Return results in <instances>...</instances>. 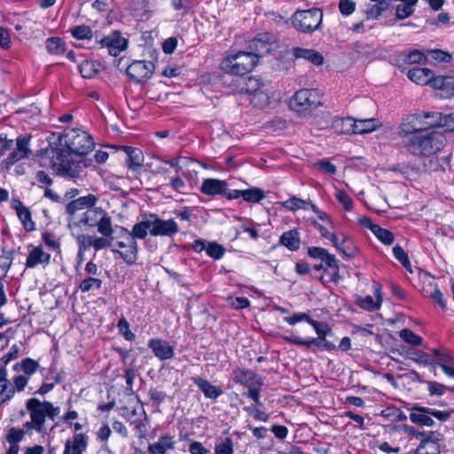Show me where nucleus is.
Listing matches in <instances>:
<instances>
[{
	"instance_id": "47",
	"label": "nucleus",
	"mask_w": 454,
	"mask_h": 454,
	"mask_svg": "<svg viewBox=\"0 0 454 454\" xmlns=\"http://www.w3.org/2000/svg\"><path fill=\"white\" fill-rule=\"evenodd\" d=\"M312 224L314 225L315 228H317L318 230V231L320 232V235L321 237L333 242V241H336V238L338 235H336L333 230L334 228H331L327 223H318L317 221L314 220L312 222Z\"/></svg>"
},
{
	"instance_id": "35",
	"label": "nucleus",
	"mask_w": 454,
	"mask_h": 454,
	"mask_svg": "<svg viewBox=\"0 0 454 454\" xmlns=\"http://www.w3.org/2000/svg\"><path fill=\"white\" fill-rule=\"evenodd\" d=\"M151 231L152 220L150 215L143 221L136 223L129 233L132 235V237H134V239L136 240V239H144L147 236L148 232L151 234Z\"/></svg>"
},
{
	"instance_id": "43",
	"label": "nucleus",
	"mask_w": 454,
	"mask_h": 454,
	"mask_svg": "<svg viewBox=\"0 0 454 454\" xmlns=\"http://www.w3.org/2000/svg\"><path fill=\"white\" fill-rule=\"evenodd\" d=\"M264 197V192L258 187H253L250 189L243 190L242 198L247 202L258 203L262 200H263Z\"/></svg>"
},
{
	"instance_id": "24",
	"label": "nucleus",
	"mask_w": 454,
	"mask_h": 454,
	"mask_svg": "<svg viewBox=\"0 0 454 454\" xmlns=\"http://www.w3.org/2000/svg\"><path fill=\"white\" fill-rule=\"evenodd\" d=\"M15 395L14 387L7 379V371L0 367V406L9 402Z\"/></svg>"
},
{
	"instance_id": "17",
	"label": "nucleus",
	"mask_w": 454,
	"mask_h": 454,
	"mask_svg": "<svg viewBox=\"0 0 454 454\" xmlns=\"http://www.w3.org/2000/svg\"><path fill=\"white\" fill-rule=\"evenodd\" d=\"M233 380L236 383L243 385L247 388L262 385V380L255 372L247 369L234 370Z\"/></svg>"
},
{
	"instance_id": "51",
	"label": "nucleus",
	"mask_w": 454,
	"mask_h": 454,
	"mask_svg": "<svg viewBox=\"0 0 454 454\" xmlns=\"http://www.w3.org/2000/svg\"><path fill=\"white\" fill-rule=\"evenodd\" d=\"M335 197L346 211H350L353 209L354 201L345 191L336 189Z\"/></svg>"
},
{
	"instance_id": "28",
	"label": "nucleus",
	"mask_w": 454,
	"mask_h": 454,
	"mask_svg": "<svg viewBox=\"0 0 454 454\" xmlns=\"http://www.w3.org/2000/svg\"><path fill=\"white\" fill-rule=\"evenodd\" d=\"M430 408L415 406L410 414V419L418 425L432 427L434 424L429 417Z\"/></svg>"
},
{
	"instance_id": "18",
	"label": "nucleus",
	"mask_w": 454,
	"mask_h": 454,
	"mask_svg": "<svg viewBox=\"0 0 454 454\" xmlns=\"http://www.w3.org/2000/svg\"><path fill=\"white\" fill-rule=\"evenodd\" d=\"M148 347L152 349L153 355L161 361L174 357V348L166 340L159 338L151 339Z\"/></svg>"
},
{
	"instance_id": "55",
	"label": "nucleus",
	"mask_w": 454,
	"mask_h": 454,
	"mask_svg": "<svg viewBox=\"0 0 454 454\" xmlns=\"http://www.w3.org/2000/svg\"><path fill=\"white\" fill-rule=\"evenodd\" d=\"M309 202L301 199L293 197L283 202V206L291 211H295L300 208L307 209Z\"/></svg>"
},
{
	"instance_id": "49",
	"label": "nucleus",
	"mask_w": 454,
	"mask_h": 454,
	"mask_svg": "<svg viewBox=\"0 0 454 454\" xmlns=\"http://www.w3.org/2000/svg\"><path fill=\"white\" fill-rule=\"evenodd\" d=\"M399 336L403 341L413 346H419L423 342V339L420 336L414 333L410 329L401 330L399 333Z\"/></svg>"
},
{
	"instance_id": "5",
	"label": "nucleus",
	"mask_w": 454,
	"mask_h": 454,
	"mask_svg": "<svg viewBox=\"0 0 454 454\" xmlns=\"http://www.w3.org/2000/svg\"><path fill=\"white\" fill-rule=\"evenodd\" d=\"M437 115L430 112L407 115L398 128V134L401 137H411L417 133H422L437 123Z\"/></svg>"
},
{
	"instance_id": "57",
	"label": "nucleus",
	"mask_w": 454,
	"mask_h": 454,
	"mask_svg": "<svg viewBox=\"0 0 454 454\" xmlns=\"http://www.w3.org/2000/svg\"><path fill=\"white\" fill-rule=\"evenodd\" d=\"M434 354L439 358L440 362L438 365L441 366L442 370L450 377L454 378V368L446 364V363L450 359L448 355H442L439 351L434 350Z\"/></svg>"
},
{
	"instance_id": "16",
	"label": "nucleus",
	"mask_w": 454,
	"mask_h": 454,
	"mask_svg": "<svg viewBox=\"0 0 454 454\" xmlns=\"http://www.w3.org/2000/svg\"><path fill=\"white\" fill-rule=\"evenodd\" d=\"M284 340L291 344L298 345V346H303L308 348H309L312 346H317L320 348L321 349H325L328 351L334 350L336 348V346L331 342L328 341L325 337L321 338H307L302 339L301 337L298 335L292 334L290 336H285Z\"/></svg>"
},
{
	"instance_id": "25",
	"label": "nucleus",
	"mask_w": 454,
	"mask_h": 454,
	"mask_svg": "<svg viewBox=\"0 0 454 454\" xmlns=\"http://www.w3.org/2000/svg\"><path fill=\"white\" fill-rule=\"evenodd\" d=\"M341 239L337 236L333 246L348 258H354L358 254V249L353 240L348 236L340 233Z\"/></svg>"
},
{
	"instance_id": "41",
	"label": "nucleus",
	"mask_w": 454,
	"mask_h": 454,
	"mask_svg": "<svg viewBox=\"0 0 454 454\" xmlns=\"http://www.w3.org/2000/svg\"><path fill=\"white\" fill-rule=\"evenodd\" d=\"M419 0L403 1L395 8V16L398 20H404L414 12V7Z\"/></svg>"
},
{
	"instance_id": "58",
	"label": "nucleus",
	"mask_w": 454,
	"mask_h": 454,
	"mask_svg": "<svg viewBox=\"0 0 454 454\" xmlns=\"http://www.w3.org/2000/svg\"><path fill=\"white\" fill-rule=\"evenodd\" d=\"M403 61L407 64H419L426 61V57L420 51L414 50L404 55Z\"/></svg>"
},
{
	"instance_id": "2",
	"label": "nucleus",
	"mask_w": 454,
	"mask_h": 454,
	"mask_svg": "<svg viewBox=\"0 0 454 454\" xmlns=\"http://www.w3.org/2000/svg\"><path fill=\"white\" fill-rule=\"evenodd\" d=\"M51 166L59 176L66 178L77 179L85 175L87 163L82 159L74 158L72 153L64 149L51 151Z\"/></svg>"
},
{
	"instance_id": "21",
	"label": "nucleus",
	"mask_w": 454,
	"mask_h": 454,
	"mask_svg": "<svg viewBox=\"0 0 454 454\" xmlns=\"http://www.w3.org/2000/svg\"><path fill=\"white\" fill-rule=\"evenodd\" d=\"M291 51L295 59H305L315 66H321L324 62L323 55L313 49L294 47Z\"/></svg>"
},
{
	"instance_id": "3",
	"label": "nucleus",
	"mask_w": 454,
	"mask_h": 454,
	"mask_svg": "<svg viewBox=\"0 0 454 454\" xmlns=\"http://www.w3.org/2000/svg\"><path fill=\"white\" fill-rule=\"evenodd\" d=\"M30 416V420L25 423L27 431L35 430L39 434L46 433V417L54 419L59 414L60 410L50 402H41L36 398H30L26 404Z\"/></svg>"
},
{
	"instance_id": "7",
	"label": "nucleus",
	"mask_w": 454,
	"mask_h": 454,
	"mask_svg": "<svg viewBox=\"0 0 454 454\" xmlns=\"http://www.w3.org/2000/svg\"><path fill=\"white\" fill-rule=\"evenodd\" d=\"M322 104L320 91L313 89H301L290 100V107L300 114L317 109Z\"/></svg>"
},
{
	"instance_id": "48",
	"label": "nucleus",
	"mask_w": 454,
	"mask_h": 454,
	"mask_svg": "<svg viewBox=\"0 0 454 454\" xmlns=\"http://www.w3.org/2000/svg\"><path fill=\"white\" fill-rule=\"evenodd\" d=\"M372 233L385 245H391L394 242L393 233L380 226H374Z\"/></svg>"
},
{
	"instance_id": "40",
	"label": "nucleus",
	"mask_w": 454,
	"mask_h": 454,
	"mask_svg": "<svg viewBox=\"0 0 454 454\" xmlns=\"http://www.w3.org/2000/svg\"><path fill=\"white\" fill-rule=\"evenodd\" d=\"M80 232L81 230L77 229L74 236L78 245V256H82L85 251L91 248L93 244V235L82 234Z\"/></svg>"
},
{
	"instance_id": "54",
	"label": "nucleus",
	"mask_w": 454,
	"mask_h": 454,
	"mask_svg": "<svg viewBox=\"0 0 454 454\" xmlns=\"http://www.w3.org/2000/svg\"><path fill=\"white\" fill-rule=\"evenodd\" d=\"M71 34L74 38L78 40L90 39L92 37V31L90 27L86 25L74 27L71 30Z\"/></svg>"
},
{
	"instance_id": "11",
	"label": "nucleus",
	"mask_w": 454,
	"mask_h": 454,
	"mask_svg": "<svg viewBox=\"0 0 454 454\" xmlns=\"http://www.w3.org/2000/svg\"><path fill=\"white\" fill-rule=\"evenodd\" d=\"M121 231L123 239L115 243L119 249H113V252L118 253L128 264H133L137 258V243L126 228H121Z\"/></svg>"
},
{
	"instance_id": "20",
	"label": "nucleus",
	"mask_w": 454,
	"mask_h": 454,
	"mask_svg": "<svg viewBox=\"0 0 454 454\" xmlns=\"http://www.w3.org/2000/svg\"><path fill=\"white\" fill-rule=\"evenodd\" d=\"M88 446V437L84 434H75L72 440L65 443L63 454H82Z\"/></svg>"
},
{
	"instance_id": "23",
	"label": "nucleus",
	"mask_w": 454,
	"mask_h": 454,
	"mask_svg": "<svg viewBox=\"0 0 454 454\" xmlns=\"http://www.w3.org/2000/svg\"><path fill=\"white\" fill-rule=\"evenodd\" d=\"M192 381L207 398L215 400L223 395V389L220 387L213 385L207 380L195 377L192 378Z\"/></svg>"
},
{
	"instance_id": "52",
	"label": "nucleus",
	"mask_w": 454,
	"mask_h": 454,
	"mask_svg": "<svg viewBox=\"0 0 454 454\" xmlns=\"http://www.w3.org/2000/svg\"><path fill=\"white\" fill-rule=\"evenodd\" d=\"M437 115L436 120L438 121L435 127H444L448 131H454V113L442 116L440 113H434Z\"/></svg>"
},
{
	"instance_id": "34",
	"label": "nucleus",
	"mask_w": 454,
	"mask_h": 454,
	"mask_svg": "<svg viewBox=\"0 0 454 454\" xmlns=\"http://www.w3.org/2000/svg\"><path fill=\"white\" fill-rule=\"evenodd\" d=\"M355 119L338 117L333 121L332 127L338 134H355Z\"/></svg>"
},
{
	"instance_id": "29",
	"label": "nucleus",
	"mask_w": 454,
	"mask_h": 454,
	"mask_svg": "<svg viewBox=\"0 0 454 454\" xmlns=\"http://www.w3.org/2000/svg\"><path fill=\"white\" fill-rule=\"evenodd\" d=\"M250 52L258 53V59L263 56L264 53L270 52V35L267 34L259 35L249 43Z\"/></svg>"
},
{
	"instance_id": "39",
	"label": "nucleus",
	"mask_w": 454,
	"mask_h": 454,
	"mask_svg": "<svg viewBox=\"0 0 454 454\" xmlns=\"http://www.w3.org/2000/svg\"><path fill=\"white\" fill-rule=\"evenodd\" d=\"M38 368H39V364L35 360L29 358V357H27V358L23 359L21 362L16 363L13 365L14 371H16V372L21 371L24 372V375H26L27 377L34 374L37 371Z\"/></svg>"
},
{
	"instance_id": "64",
	"label": "nucleus",
	"mask_w": 454,
	"mask_h": 454,
	"mask_svg": "<svg viewBox=\"0 0 454 454\" xmlns=\"http://www.w3.org/2000/svg\"><path fill=\"white\" fill-rule=\"evenodd\" d=\"M428 54L434 60L439 62L448 63L451 59L450 54L442 51V50H432L428 51Z\"/></svg>"
},
{
	"instance_id": "53",
	"label": "nucleus",
	"mask_w": 454,
	"mask_h": 454,
	"mask_svg": "<svg viewBox=\"0 0 454 454\" xmlns=\"http://www.w3.org/2000/svg\"><path fill=\"white\" fill-rule=\"evenodd\" d=\"M233 441L227 437L215 445V454H233Z\"/></svg>"
},
{
	"instance_id": "56",
	"label": "nucleus",
	"mask_w": 454,
	"mask_h": 454,
	"mask_svg": "<svg viewBox=\"0 0 454 454\" xmlns=\"http://www.w3.org/2000/svg\"><path fill=\"white\" fill-rule=\"evenodd\" d=\"M393 254L395 259L398 260L406 270L411 271V262L408 255L400 246H395L393 247Z\"/></svg>"
},
{
	"instance_id": "32",
	"label": "nucleus",
	"mask_w": 454,
	"mask_h": 454,
	"mask_svg": "<svg viewBox=\"0 0 454 454\" xmlns=\"http://www.w3.org/2000/svg\"><path fill=\"white\" fill-rule=\"evenodd\" d=\"M409 79L419 85L428 84L433 77V73L427 67H413L407 74Z\"/></svg>"
},
{
	"instance_id": "12",
	"label": "nucleus",
	"mask_w": 454,
	"mask_h": 454,
	"mask_svg": "<svg viewBox=\"0 0 454 454\" xmlns=\"http://www.w3.org/2000/svg\"><path fill=\"white\" fill-rule=\"evenodd\" d=\"M30 135H20L16 138V148L3 160V165L8 170L16 162L29 157L32 150L29 147Z\"/></svg>"
},
{
	"instance_id": "4",
	"label": "nucleus",
	"mask_w": 454,
	"mask_h": 454,
	"mask_svg": "<svg viewBox=\"0 0 454 454\" xmlns=\"http://www.w3.org/2000/svg\"><path fill=\"white\" fill-rule=\"evenodd\" d=\"M258 64V53L239 51L229 54L220 63V68L226 74L244 75Z\"/></svg>"
},
{
	"instance_id": "42",
	"label": "nucleus",
	"mask_w": 454,
	"mask_h": 454,
	"mask_svg": "<svg viewBox=\"0 0 454 454\" xmlns=\"http://www.w3.org/2000/svg\"><path fill=\"white\" fill-rule=\"evenodd\" d=\"M388 0H381L378 4H368L365 9L367 19H377L381 13L388 8Z\"/></svg>"
},
{
	"instance_id": "10",
	"label": "nucleus",
	"mask_w": 454,
	"mask_h": 454,
	"mask_svg": "<svg viewBox=\"0 0 454 454\" xmlns=\"http://www.w3.org/2000/svg\"><path fill=\"white\" fill-rule=\"evenodd\" d=\"M77 223L78 229H81L82 225L97 227V231L99 234H106L107 230H110V227L114 226L112 217L101 207H93L92 209L85 211Z\"/></svg>"
},
{
	"instance_id": "6",
	"label": "nucleus",
	"mask_w": 454,
	"mask_h": 454,
	"mask_svg": "<svg viewBox=\"0 0 454 454\" xmlns=\"http://www.w3.org/2000/svg\"><path fill=\"white\" fill-rule=\"evenodd\" d=\"M240 92L252 95L251 103L261 108L269 105L273 89L270 82H264L257 76H249L244 81Z\"/></svg>"
},
{
	"instance_id": "30",
	"label": "nucleus",
	"mask_w": 454,
	"mask_h": 454,
	"mask_svg": "<svg viewBox=\"0 0 454 454\" xmlns=\"http://www.w3.org/2000/svg\"><path fill=\"white\" fill-rule=\"evenodd\" d=\"M82 210L79 201L74 200L66 205V214L67 215V226L71 231L72 236L75 235V231L78 229V220L75 217V213L77 211Z\"/></svg>"
},
{
	"instance_id": "44",
	"label": "nucleus",
	"mask_w": 454,
	"mask_h": 454,
	"mask_svg": "<svg viewBox=\"0 0 454 454\" xmlns=\"http://www.w3.org/2000/svg\"><path fill=\"white\" fill-rule=\"evenodd\" d=\"M49 53L59 55L65 51V43L59 37H50L45 42Z\"/></svg>"
},
{
	"instance_id": "1",
	"label": "nucleus",
	"mask_w": 454,
	"mask_h": 454,
	"mask_svg": "<svg viewBox=\"0 0 454 454\" xmlns=\"http://www.w3.org/2000/svg\"><path fill=\"white\" fill-rule=\"evenodd\" d=\"M404 147L417 157H429L440 152L445 145V137L438 130H426L407 137L403 141Z\"/></svg>"
},
{
	"instance_id": "59",
	"label": "nucleus",
	"mask_w": 454,
	"mask_h": 454,
	"mask_svg": "<svg viewBox=\"0 0 454 454\" xmlns=\"http://www.w3.org/2000/svg\"><path fill=\"white\" fill-rule=\"evenodd\" d=\"M311 320H312V318L309 317V315L307 313H304V312L294 313L291 317H284V321L288 323L290 325H294L297 323L302 322V321L310 324Z\"/></svg>"
},
{
	"instance_id": "31",
	"label": "nucleus",
	"mask_w": 454,
	"mask_h": 454,
	"mask_svg": "<svg viewBox=\"0 0 454 454\" xmlns=\"http://www.w3.org/2000/svg\"><path fill=\"white\" fill-rule=\"evenodd\" d=\"M175 442L168 434L160 436L158 442L150 444L148 447L149 454H166L169 450L174 449Z\"/></svg>"
},
{
	"instance_id": "27",
	"label": "nucleus",
	"mask_w": 454,
	"mask_h": 454,
	"mask_svg": "<svg viewBox=\"0 0 454 454\" xmlns=\"http://www.w3.org/2000/svg\"><path fill=\"white\" fill-rule=\"evenodd\" d=\"M50 254L44 252L42 247H35L29 252L27 255L26 267L35 268L39 264L47 265L50 262Z\"/></svg>"
},
{
	"instance_id": "22",
	"label": "nucleus",
	"mask_w": 454,
	"mask_h": 454,
	"mask_svg": "<svg viewBox=\"0 0 454 454\" xmlns=\"http://www.w3.org/2000/svg\"><path fill=\"white\" fill-rule=\"evenodd\" d=\"M123 151L127 155L125 160L127 167L134 172L140 169L144 163V155L142 151L131 146H123Z\"/></svg>"
},
{
	"instance_id": "14",
	"label": "nucleus",
	"mask_w": 454,
	"mask_h": 454,
	"mask_svg": "<svg viewBox=\"0 0 454 454\" xmlns=\"http://www.w3.org/2000/svg\"><path fill=\"white\" fill-rule=\"evenodd\" d=\"M101 48H106L111 56L116 57L121 51L126 50L128 40L121 35L118 31H114L110 35L103 37L98 41Z\"/></svg>"
},
{
	"instance_id": "15",
	"label": "nucleus",
	"mask_w": 454,
	"mask_h": 454,
	"mask_svg": "<svg viewBox=\"0 0 454 454\" xmlns=\"http://www.w3.org/2000/svg\"><path fill=\"white\" fill-rule=\"evenodd\" d=\"M152 220V236H167L172 237L179 231L176 222L173 219L163 220L158 215L151 214Z\"/></svg>"
},
{
	"instance_id": "36",
	"label": "nucleus",
	"mask_w": 454,
	"mask_h": 454,
	"mask_svg": "<svg viewBox=\"0 0 454 454\" xmlns=\"http://www.w3.org/2000/svg\"><path fill=\"white\" fill-rule=\"evenodd\" d=\"M18 206H14V209L21 221L24 229L27 231H32L35 229V223L32 221L29 209L24 207L21 201H17Z\"/></svg>"
},
{
	"instance_id": "9",
	"label": "nucleus",
	"mask_w": 454,
	"mask_h": 454,
	"mask_svg": "<svg viewBox=\"0 0 454 454\" xmlns=\"http://www.w3.org/2000/svg\"><path fill=\"white\" fill-rule=\"evenodd\" d=\"M64 140L69 152L77 155H85L94 147L91 136L78 129L66 130L64 133Z\"/></svg>"
},
{
	"instance_id": "13",
	"label": "nucleus",
	"mask_w": 454,
	"mask_h": 454,
	"mask_svg": "<svg viewBox=\"0 0 454 454\" xmlns=\"http://www.w3.org/2000/svg\"><path fill=\"white\" fill-rule=\"evenodd\" d=\"M154 69V64L151 61L135 60L127 67L126 74L131 81L138 83L150 79Z\"/></svg>"
},
{
	"instance_id": "61",
	"label": "nucleus",
	"mask_w": 454,
	"mask_h": 454,
	"mask_svg": "<svg viewBox=\"0 0 454 454\" xmlns=\"http://www.w3.org/2000/svg\"><path fill=\"white\" fill-rule=\"evenodd\" d=\"M79 69L82 76L84 78H91L97 72L94 64L87 60L81 63Z\"/></svg>"
},
{
	"instance_id": "8",
	"label": "nucleus",
	"mask_w": 454,
	"mask_h": 454,
	"mask_svg": "<svg viewBox=\"0 0 454 454\" xmlns=\"http://www.w3.org/2000/svg\"><path fill=\"white\" fill-rule=\"evenodd\" d=\"M322 20V11L312 8L295 12L292 16V24L299 32L310 34L320 27Z\"/></svg>"
},
{
	"instance_id": "19",
	"label": "nucleus",
	"mask_w": 454,
	"mask_h": 454,
	"mask_svg": "<svg viewBox=\"0 0 454 454\" xmlns=\"http://www.w3.org/2000/svg\"><path fill=\"white\" fill-rule=\"evenodd\" d=\"M228 184L224 180L207 178L203 180L200 192L209 196L223 195L227 191Z\"/></svg>"
},
{
	"instance_id": "46",
	"label": "nucleus",
	"mask_w": 454,
	"mask_h": 454,
	"mask_svg": "<svg viewBox=\"0 0 454 454\" xmlns=\"http://www.w3.org/2000/svg\"><path fill=\"white\" fill-rule=\"evenodd\" d=\"M102 286V280L95 277H88L81 281L79 288L82 293H87L91 290H99Z\"/></svg>"
},
{
	"instance_id": "60",
	"label": "nucleus",
	"mask_w": 454,
	"mask_h": 454,
	"mask_svg": "<svg viewBox=\"0 0 454 454\" xmlns=\"http://www.w3.org/2000/svg\"><path fill=\"white\" fill-rule=\"evenodd\" d=\"M82 209L87 208L88 210L96 207L95 205L98 201V197L94 194H88L86 196L79 197L77 199Z\"/></svg>"
},
{
	"instance_id": "50",
	"label": "nucleus",
	"mask_w": 454,
	"mask_h": 454,
	"mask_svg": "<svg viewBox=\"0 0 454 454\" xmlns=\"http://www.w3.org/2000/svg\"><path fill=\"white\" fill-rule=\"evenodd\" d=\"M206 253L209 257L219 260L223 256L225 248L216 242H208L207 244Z\"/></svg>"
},
{
	"instance_id": "62",
	"label": "nucleus",
	"mask_w": 454,
	"mask_h": 454,
	"mask_svg": "<svg viewBox=\"0 0 454 454\" xmlns=\"http://www.w3.org/2000/svg\"><path fill=\"white\" fill-rule=\"evenodd\" d=\"M356 3L352 0H340L339 10L344 16H348L354 12Z\"/></svg>"
},
{
	"instance_id": "38",
	"label": "nucleus",
	"mask_w": 454,
	"mask_h": 454,
	"mask_svg": "<svg viewBox=\"0 0 454 454\" xmlns=\"http://www.w3.org/2000/svg\"><path fill=\"white\" fill-rule=\"evenodd\" d=\"M380 125L377 119H355V134L369 133Z\"/></svg>"
},
{
	"instance_id": "37",
	"label": "nucleus",
	"mask_w": 454,
	"mask_h": 454,
	"mask_svg": "<svg viewBox=\"0 0 454 454\" xmlns=\"http://www.w3.org/2000/svg\"><path fill=\"white\" fill-rule=\"evenodd\" d=\"M114 226H112L110 227V230H107L106 234H101L100 237L93 235L92 248H94L96 251H99L111 247L114 242Z\"/></svg>"
},
{
	"instance_id": "63",
	"label": "nucleus",
	"mask_w": 454,
	"mask_h": 454,
	"mask_svg": "<svg viewBox=\"0 0 454 454\" xmlns=\"http://www.w3.org/2000/svg\"><path fill=\"white\" fill-rule=\"evenodd\" d=\"M119 331L124 335L128 340H132L135 338V334L130 332L129 322L125 317H121L117 325Z\"/></svg>"
},
{
	"instance_id": "45",
	"label": "nucleus",
	"mask_w": 454,
	"mask_h": 454,
	"mask_svg": "<svg viewBox=\"0 0 454 454\" xmlns=\"http://www.w3.org/2000/svg\"><path fill=\"white\" fill-rule=\"evenodd\" d=\"M31 431H27L25 428V424L23 425V428L12 427L8 430L6 434V441L10 444H18L26 434H30Z\"/></svg>"
},
{
	"instance_id": "26",
	"label": "nucleus",
	"mask_w": 454,
	"mask_h": 454,
	"mask_svg": "<svg viewBox=\"0 0 454 454\" xmlns=\"http://www.w3.org/2000/svg\"><path fill=\"white\" fill-rule=\"evenodd\" d=\"M278 245L286 247L289 251H297L301 246L299 231L297 229H292L285 231L279 238Z\"/></svg>"
},
{
	"instance_id": "33",
	"label": "nucleus",
	"mask_w": 454,
	"mask_h": 454,
	"mask_svg": "<svg viewBox=\"0 0 454 454\" xmlns=\"http://www.w3.org/2000/svg\"><path fill=\"white\" fill-rule=\"evenodd\" d=\"M376 299L371 295L365 297H359L356 300V304L363 309L369 311L377 310L380 308L382 298L380 295V289L377 287L375 289Z\"/></svg>"
}]
</instances>
